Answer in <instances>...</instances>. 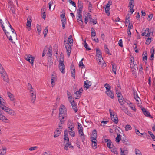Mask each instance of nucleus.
I'll return each mask as SVG.
<instances>
[{"label":"nucleus","instance_id":"nucleus-45","mask_svg":"<svg viewBox=\"0 0 155 155\" xmlns=\"http://www.w3.org/2000/svg\"><path fill=\"white\" fill-rule=\"evenodd\" d=\"M118 101L120 104L122 105L124 104L125 102V101L122 98H119Z\"/></svg>","mask_w":155,"mask_h":155},{"label":"nucleus","instance_id":"nucleus-19","mask_svg":"<svg viewBox=\"0 0 155 155\" xmlns=\"http://www.w3.org/2000/svg\"><path fill=\"white\" fill-rule=\"evenodd\" d=\"M105 142H107V146L109 148L111 149L112 148V145H111V141L110 139H105Z\"/></svg>","mask_w":155,"mask_h":155},{"label":"nucleus","instance_id":"nucleus-4","mask_svg":"<svg viewBox=\"0 0 155 155\" xmlns=\"http://www.w3.org/2000/svg\"><path fill=\"white\" fill-rule=\"evenodd\" d=\"M109 111L112 120L115 124L117 123L118 119L115 113L113 112L110 109H109Z\"/></svg>","mask_w":155,"mask_h":155},{"label":"nucleus","instance_id":"nucleus-34","mask_svg":"<svg viewBox=\"0 0 155 155\" xmlns=\"http://www.w3.org/2000/svg\"><path fill=\"white\" fill-rule=\"evenodd\" d=\"M104 87L106 89V91L110 90L111 87L108 84H105L104 85Z\"/></svg>","mask_w":155,"mask_h":155},{"label":"nucleus","instance_id":"nucleus-32","mask_svg":"<svg viewBox=\"0 0 155 155\" xmlns=\"http://www.w3.org/2000/svg\"><path fill=\"white\" fill-rule=\"evenodd\" d=\"M30 96L36 95L35 91L34 89H31L30 91Z\"/></svg>","mask_w":155,"mask_h":155},{"label":"nucleus","instance_id":"nucleus-43","mask_svg":"<svg viewBox=\"0 0 155 155\" xmlns=\"http://www.w3.org/2000/svg\"><path fill=\"white\" fill-rule=\"evenodd\" d=\"M145 31H146L147 32V33L145 35V36L147 37H148L149 38V37L150 36V33H151L150 31V29H149V28H147L146 29Z\"/></svg>","mask_w":155,"mask_h":155},{"label":"nucleus","instance_id":"nucleus-14","mask_svg":"<svg viewBox=\"0 0 155 155\" xmlns=\"http://www.w3.org/2000/svg\"><path fill=\"white\" fill-rule=\"evenodd\" d=\"M32 21L31 19L29 20L28 19H27V22L26 24V28L28 29V31H30L31 29V23Z\"/></svg>","mask_w":155,"mask_h":155},{"label":"nucleus","instance_id":"nucleus-3","mask_svg":"<svg viewBox=\"0 0 155 155\" xmlns=\"http://www.w3.org/2000/svg\"><path fill=\"white\" fill-rule=\"evenodd\" d=\"M0 108L11 115L14 116L15 114L14 111L7 107L5 105L3 104L0 105Z\"/></svg>","mask_w":155,"mask_h":155},{"label":"nucleus","instance_id":"nucleus-7","mask_svg":"<svg viewBox=\"0 0 155 155\" xmlns=\"http://www.w3.org/2000/svg\"><path fill=\"white\" fill-rule=\"evenodd\" d=\"M1 74V76L2 77L3 80L7 83L9 82V78L5 71L3 72L0 73Z\"/></svg>","mask_w":155,"mask_h":155},{"label":"nucleus","instance_id":"nucleus-16","mask_svg":"<svg viewBox=\"0 0 155 155\" xmlns=\"http://www.w3.org/2000/svg\"><path fill=\"white\" fill-rule=\"evenodd\" d=\"M68 147L71 149H73V146L71 145V143L68 142L65 145V146L64 147V148L65 150H67Z\"/></svg>","mask_w":155,"mask_h":155},{"label":"nucleus","instance_id":"nucleus-33","mask_svg":"<svg viewBox=\"0 0 155 155\" xmlns=\"http://www.w3.org/2000/svg\"><path fill=\"white\" fill-rule=\"evenodd\" d=\"M112 71L116 74V71L117 70L116 66L114 64H112Z\"/></svg>","mask_w":155,"mask_h":155},{"label":"nucleus","instance_id":"nucleus-21","mask_svg":"<svg viewBox=\"0 0 155 155\" xmlns=\"http://www.w3.org/2000/svg\"><path fill=\"white\" fill-rule=\"evenodd\" d=\"M71 69L72 70H71V75L72 77L74 79L75 78V69L74 68V66L73 65V66H72L71 68Z\"/></svg>","mask_w":155,"mask_h":155},{"label":"nucleus","instance_id":"nucleus-54","mask_svg":"<svg viewBox=\"0 0 155 155\" xmlns=\"http://www.w3.org/2000/svg\"><path fill=\"white\" fill-rule=\"evenodd\" d=\"M151 38H148L147 40L146 41V44L147 45H149L151 42Z\"/></svg>","mask_w":155,"mask_h":155},{"label":"nucleus","instance_id":"nucleus-64","mask_svg":"<svg viewBox=\"0 0 155 155\" xmlns=\"http://www.w3.org/2000/svg\"><path fill=\"white\" fill-rule=\"evenodd\" d=\"M91 85H88V84H86L85 82H84V87L85 88H86V89H88Z\"/></svg>","mask_w":155,"mask_h":155},{"label":"nucleus","instance_id":"nucleus-30","mask_svg":"<svg viewBox=\"0 0 155 155\" xmlns=\"http://www.w3.org/2000/svg\"><path fill=\"white\" fill-rule=\"evenodd\" d=\"M67 94L68 97V99L70 102H71L72 101V95L71 93L68 90L67 91Z\"/></svg>","mask_w":155,"mask_h":155},{"label":"nucleus","instance_id":"nucleus-59","mask_svg":"<svg viewBox=\"0 0 155 155\" xmlns=\"http://www.w3.org/2000/svg\"><path fill=\"white\" fill-rule=\"evenodd\" d=\"M92 39L94 41H95L96 42L98 43L99 42V40L98 38L97 37H91Z\"/></svg>","mask_w":155,"mask_h":155},{"label":"nucleus","instance_id":"nucleus-25","mask_svg":"<svg viewBox=\"0 0 155 155\" xmlns=\"http://www.w3.org/2000/svg\"><path fill=\"white\" fill-rule=\"evenodd\" d=\"M92 142V147L94 149H95L97 148V140H91Z\"/></svg>","mask_w":155,"mask_h":155},{"label":"nucleus","instance_id":"nucleus-37","mask_svg":"<svg viewBox=\"0 0 155 155\" xmlns=\"http://www.w3.org/2000/svg\"><path fill=\"white\" fill-rule=\"evenodd\" d=\"M111 149V150L112 153H113L115 154H117L118 153L117 149L116 148L112 147Z\"/></svg>","mask_w":155,"mask_h":155},{"label":"nucleus","instance_id":"nucleus-24","mask_svg":"<svg viewBox=\"0 0 155 155\" xmlns=\"http://www.w3.org/2000/svg\"><path fill=\"white\" fill-rule=\"evenodd\" d=\"M61 124L59 123V126L57 128L56 131L60 132V133L61 132L63 128V127L61 124Z\"/></svg>","mask_w":155,"mask_h":155},{"label":"nucleus","instance_id":"nucleus-11","mask_svg":"<svg viewBox=\"0 0 155 155\" xmlns=\"http://www.w3.org/2000/svg\"><path fill=\"white\" fill-rule=\"evenodd\" d=\"M130 67L132 70H138L137 65L136 64H134V61H133L132 60H130Z\"/></svg>","mask_w":155,"mask_h":155},{"label":"nucleus","instance_id":"nucleus-39","mask_svg":"<svg viewBox=\"0 0 155 155\" xmlns=\"http://www.w3.org/2000/svg\"><path fill=\"white\" fill-rule=\"evenodd\" d=\"M48 27H47V26L45 28L44 31L43 33L44 34V37H45L46 36V35L48 32Z\"/></svg>","mask_w":155,"mask_h":155},{"label":"nucleus","instance_id":"nucleus-47","mask_svg":"<svg viewBox=\"0 0 155 155\" xmlns=\"http://www.w3.org/2000/svg\"><path fill=\"white\" fill-rule=\"evenodd\" d=\"M131 129V127L130 125H127L125 127V130L126 131L130 130Z\"/></svg>","mask_w":155,"mask_h":155},{"label":"nucleus","instance_id":"nucleus-1","mask_svg":"<svg viewBox=\"0 0 155 155\" xmlns=\"http://www.w3.org/2000/svg\"><path fill=\"white\" fill-rule=\"evenodd\" d=\"M67 109L64 105L61 104L59 109V114L58 118L60 120V123L63 124L65 120V118L67 116Z\"/></svg>","mask_w":155,"mask_h":155},{"label":"nucleus","instance_id":"nucleus-18","mask_svg":"<svg viewBox=\"0 0 155 155\" xmlns=\"http://www.w3.org/2000/svg\"><path fill=\"white\" fill-rule=\"evenodd\" d=\"M142 110L145 115L149 117L151 116L150 115L149 112L145 108H142Z\"/></svg>","mask_w":155,"mask_h":155},{"label":"nucleus","instance_id":"nucleus-8","mask_svg":"<svg viewBox=\"0 0 155 155\" xmlns=\"http://www.w3.org/2000/svg\"><path fill=\"white\" fill-rule=\"evenodd\" d=\"M71 45L68 43H66L65 44V47L66 48L67 55L68 57L70 56L71 52Z\"/></svg>","mask_w":155,"mask_h":155},{"label":"nucleus","instance_id":"nucleus-50","mask_svg":"<svg viewBox=\"0 0 155 155\" xmlns=\"http://www.w3.org/2000/svg\"><path fill=\"white\" fill-rule=\"evenodd\" d=\"M83 60V59H82L81 61H80L79 63V66L80 67L82 66V68H85V66L83 64V62H82V61Z\"/></svg>","mask_w":155,"mask_h":155},{"label":"nucleus","instance_id":"nucleus-23","mask_svg":"<svg viewBox=\"0 0 155 155\" xmlns=\"http://www.w3.org/2000/svg\"><path fill=\"white\" fill-rule=\"evenodd\" d=\"M52 52V48L51 46H50L48 48V51L47 53L49 57H51Z\"/></svg>","mask_w":155,"mask_h":155},{"label":"nucleus","instance_id":"nucleus-42","mask_svg":"<svg viewBox=\"0 0 155 155\" xmlns=\"http://www.w3.org/2000/svg\"><path fill=\"white\" fill-rule=\"evenodd\" d=\"M82 92L80 91H77L75 92V94L76 95L77 97H80L81 95Z\"/></svg>","mask_w":155,"mask_h":155},{"label":"nucleus","instance_id":"nucleus-17","mask_svg":"<svg viewBox=\"0 0 155 155\" xmlns=\"http://www.w3.org/2000/svg\"><path fill=\"white\" fill-rule=\"evenodd\" d=\"M78 132L79 134L83 140H84L85 139V137L84 134L83 129H80V130H79Z\"/></svg>","mask_w":155,"mask_h":155},{"label":"nucleus","instance_id":"nucleus-31","mask_svg":"<svg viewBox=\"0 0 155 155\" xmlns=\"http://www.w3.org/2000/svg\"><path fill=\"white\" fill-rule=\"evenodd\" d=\"M91 37H95L96 36V32L94 29L93 28H91Z\"/></svg>","mask_w":155,"mask_h":155},{"label":"nucleus","instance_id":"nucleus-41","mask_svg":"<svg viewBox=\"0 0 155 155\" xmlns=\"http://www.w3.org/2000/svg\"><path fill=\"white\" fill-rule=\"evenodd\" d=\"M99 64H100L101 62L103 60V59L102 57H99V58H96Z\"/></svg>","mask_w":155,"mask_h":155},{"label":"nucleus","instance_id":"nucleus-9","mask_svg":"<svg viewBox=\"0 0 155 155\" xmlns=\"http://www.w3.org/2000/svg\"><path fill=\"white\" fill-rule=\"evenodd\" d=\"M97 133L96 130L94 129L93 130L92 134L91 137V140H97L96 138L97 137Z\"/></svg>","mask_w":155,"mask_h":155},{"label":"nucleus","instance_id":"nucleus-53","mask_svg":"<svg viewBox=\"0 0 155 155\" xmlns=\"http://www.w3.org/2000/svg\"><path fill=\"white\" fill-rule=\"evenodd\" d=\"M135 152L136 155H142L141 152L138 149H135Z\"/></svg>","mask_w":155,"mask_h":155},{"label":"nucleus","instance_id":"nucleus-56","mask_svg":"<svg viewBox=\"0 0 155 155\" xmlns=\"http://www.w3.org/2000/svg\"><path fill=\"white\" fill-rule=\"evenodd\" d=\"M60 132H58L56 131L54 133V137H58L60 135Z\"/></svg>","mask_w":155,"mask_h":155},{"label":"nucleus","instance_id":"nucleus-52","mask_svg":"<svg viewBox=\"0 0 155 155\" xmlns=\"http://www.w3.org/2000/svg\"><path fill=\"white\" fill-rule=\"evenodd\" d=\"M104 48H105V50L106 52L107 53V54H110L111 55V54L109 52V50L108 49V48L107 47V45H104Z\"/></svg>","mask_w":155,"mask_h":155},{"label":"nucleus","instance_id":"nucleus-35","mask_svg":"<svg viewBox=\"0 0 155 155\" xmlns=\"http://www.w3.org/2000/svg\"><path fill=\"white\" fill-rule=\"evenodd\" d=\"M68 43H69L70 44H72L73 42V40L72 39V36L71 35L69 36L68 38Z\"/></svg>","mask_w":155,"mask_h":155},{"label":"nucleus","instance_id":"nucleus-55","mask_svg":"<svg viewBox=\"0 0 155 155\" xmlns=\"http://www.w3.org/2000/svg\"><path fill=\"white\" fill-rule=\"evenodd\" d=\"M47 46H46L44 48V49L43 51V54H42V56L43 57L46 54V52L47 51Z\"/></svg>","mask_w":155,"mask_h":155},{"label":"nucleus","instance_id":"nucleus-6","mask_svg":"<svg viewBox=\"0 0 155 155\" xmlns=\"http://www.w3.org/2000/svg\"><path fill=\"white\" fill-rule=\"evenodd\" d=\"M25 59L28 61L31 64L32 66L33 65V62L35 57L32 56L31 55L29 54L25 55Z\"/></svg>","mask_w":155,"mask_h":155},{"label":"nucleus","instance_id":"nucleus-49","mask_svg":"<svg viewBox=\"0 0 155 155\" xmlns=\"http://www.w3.org/2000/svg\"><path fill=\"white\" fill-rule=\"evenodd\" d=\"M55 81H56V78L53 77H52L51 78V83L52 84V87H53L54 86L53 83H54Z\"/></svg>","mask_w":155,"mask_h":155},{"label":"nucleus","instance_id":"nucleus-26","mask_svg":"<svg viewBox=\"0 0 155 155\" xmlns=\"http://www.w3.org/2000/svg\"><path fill=\"white\" fill-rule=\"evenodd\" d=\"M128 7H132L134 5V0H129Z\"/></svg>","mask_w":155,"mask_h":155},{"label":"nucleus","instance_id":"nucleus-61","mask_svg":"<svg viewBox=\"0 0 155 155\" xmlns=\"http://www.w3.org/2000/svg\"><path fill=\"white\" fill-rule=\"evenodd\" d=\"M5 71V70L2 67L1 64L0 63V73L3 72L4 71Z\"/></svg>","mask_w":155,"mask_h":155},{"label":"nucleus","instance_id":"nucleus-22","mask_svg":"<svg viewBox=\"0 0 155 155\" xmlns=\"http://www.w3.org/2000/svg\"><path fill=\"white\" fill-rule=\"evenodd\" d=\"M68 128H74V123L71 121H69L68 123Z\"/></svg>","mask_w":155,"mask_h":155},{"label":"nucleus","instance_id":"nucleus-51","mask_svg":"<svg viewBox=\"0 0 155 155\" xmlns=\"http://www.w3.org/2000/svg\"><path fill=\"white\" fill-rule=\"evenodd\" d=\"M78 8H83V3L81 1H79V0L78 1Z\"/></svg>","mask_w":155,"mask_h":155},{"label":"nucleus","instance_id":"nucleus-10","mask_svg":"<svg viewBox=\"0 0 155 155\" xmlns=\"http://www.w3.org/2000/svg\"><path fill=\"white\" fill-rule=\"evenodd\" d=\"M89 19L90 21V22H92V19L90 14L87 13V16H85L84 18V22L86 24H87L88 22V19Z\"/></svg>","mask_w":155,"mask_h":155},{"label":"nucleus","instance_id":"nucleus-60","mask_svg":"<svg viewBox=\"0 0 155 155\" xmlns=\"http://www.w3.org/2000/svg\"><path fill=\"white\" fill-rule=\"evenodd\" d=\"M84 46L85 48L87 50H90L91 49L88 46L87 44L86 43V42L85 41L84 44Z\"/></svg>","mask_w":155,"mask_h":155},{"label":"nucleus","instance_id":"nucleus-63","mask_svg":"<svg viewBox=\"0 0 155 155\" xmlns=\"http://www.w3.org/2000/svg\"><path fill=\"white\" fill-rule=\"evenodd\" d=\"M10 12H12L13 14L15 13V9L13 7H11L10 10Z\"/></svg>","mask_w":155,"mask_h":155},{"label":"nucleus","instance_id":"nucleus-29","mask_svg":"<svg viewBox=\"0 0 155 155\" xmlns=\"http://www.w3.org/2000/svg\"><path fill=\"white\" fill-rule=\"evenodd\" d=\"M7 94L8 96L9 97L10 100L11 101H13L14 100L13 95L11 93L9 92H7Z\"/></svg>","mask_w":155,"mask_h":155},{"label":"nucleus","instance_id":"nucleus-12","mask_svg":"<svg viewBox=\"0 0 155 155\" xmlns=\"http://www.w3.org/2000/svg\"><path fill=\"white\" fill-rule=\"evenodd\" d=\"M71 102L73 110L75 112H77L78 110V108H77L76 104L74 102V100H73Z\"/></svg>","mask_w":155,"mask_h":155},{"label":"nucleus","instance_id":"nucleus-2","mask_svg":"<svg viewBox=\"0 0 155 155\" xmlns=\"http://www.w3.org/2000/svg\"><path fill=\"white\" fill-rule=\"evenodd\" d=\"M4 31L11 42H13V39H16L17 38V34L14 29H13L12 31H9L8 30V31L5 30H4Z\"/></svg>","mask_w":155,"mask_h":155},{"label":"nucleus","instance_id":"nucleus-57","mask_svg":"<svg viewBox=\"0 0 155 155\" xmlns=\"http://www.w3.org/2000/svg\"><path fill=\"white\" fill-rule=\"evenodd\" d=\"M5 22L9 26V27L10 28V29L11 30H12V31L13 30V29H14L12 27V26H11V25L9 23L8 21L6 20H5Z\"/></svg>","mask_w":155,"mask_h":155},{"label":"nucleus","instance_id":"nucleus-36","mask_svg":"<svg viewBox=\"0 0 155 155\" xmlns=\"http://www.w3.org/2000/svg\"><path fill=\"white\" fill-rule=\"evenodd\" d=\"M65 11L64 9H63L61 14V18H63L65 17Z\"/></svg>","mask_w":155,"mask_h":155},{"label":"nucleus","instance_id":"nucleus-62","mask_svg":"<svg viewBox=\"0 0 155 155\" xmlns=\"http://www.w3.org/2000/svg\"><path fill=\"white\" fill-rule=\"evenodd\" d=\"M135 99L136 100L137 102V103L139 104V100H140V98L138 97L137 95H136V96H135Z\"/></svg>","mask_w":155,"mask_h":155},{"label":"nucleus","instance_id":"nucleus-20","mask_svg":"<svg viewBox=\"0 0 155 155\" xmlns=\"http://www.w3.org/2000/svg\"><path fill=\"white\" fill-rule=\"evenodd\" d=\"M96 58L102 57L101 50L97 48H96Z\"/></svg>","mask_w":155,"mask_h":155},{"label":"nucleus","instance_id":"nucleus-46","mask_svg":"<svg viewBox=\"0 0 155 155\" xmlns=\"http://www.w3.org/2000/svg\"><path fill=\"white\" fill-rule=\"evenodd\" d=\"M31 101L32 103H34L36 99V95L31 96Z\"/></svg>","mask_w":155,"mask_h":155},{"label":"nucleus","instance_id":"nucleus-48","mask_svg":"<svg viewBox=\"0 0 155 155\" xmlns=\"http://www.w3.org/2000/svg\"><path fill=\"white\" fill-rule=\"evenodd\" d=\"M137 70H132V72L133 74V75L134 76V77L135 78L137 77V74H136V71Z\"/></svg>","mask_w":155,"mask_h":155},{"label":"nucleus","instance_id":"nucleus-44","mask_svg":"<svg viewBox=\"0 0 155 155\" xmlns=\"http://www.w3.org/2000/svg\"><path fill=\"white\" fill-rule=\"evenodd\" d=\"M77 14L78 15L77 16V18L78 21L79 20H82L81 14L79 13Z\"/></svg>","mask_w":155,"mask_h":155},{"label":"nucleus","instance_id":"nucleus-40","mask_svg":"<svg viewBox=\"0 0 155 155\" xmlns=\"http://www.w3.org/2000/svg\"><path fill=\"white\" fill-rule=\"evenodd\" d=\"M36 28H37V31H38V34H40L41 30V28L40 25L38 24H37L36 26Z\"/></svg>","mask_w":155,"mask_h":155},{"label":"nucleus","instance_id":"nucleus-58","mask_svg":"<svg viewBox=\"0 0 155 155\" xmlns=\"http://www.w3.org/2000/svg\"><path fill=\"white\" fill-rule=\"evenodd\" d=\"M6 153V149H3L2 151L0 153V155H5Z\"/></svg>","mask_w":155,"mask_h":155},{"label":"nucleus","instance_id":"nucleus-28","mask_svg":"<svg viewBox=\"0 0 155 155\" xmlns=\"http://www.w3.org/2000/svg\"><path fill=\"white\" fill-rule=\"evenodd\" d=\"M48 65L50 67L52 65L53 63V60H52V57H49L48 58Z\"/></svg>","mask_w":155,"mask_h":155},{"label":"nucleus","instance_id":"nucleus-15","mask_svg":"<svg viewBox=\"0 0 155 155\" xmlns=\"http://www.w3.org/2000/svg\"><path fill=\"white\" fill-rule=\"evenodd\" d=\"M107 95L112 99L114 98V94L113 92L111 91H106L105 92Z\"/></svg>","mask_w":155,"mask_h":155},{"label":"nucleus","instance_id":"nucleus-38","mask_svg":"<svg viewBox=\"0 0 155 155\" xmlns=\"http://www.w3.org/2000/svg\"><path fill=\"white\" fill-rule=\"evenodd\" d=\"M116 141L117 142H119L121 139V136L120 134H117V137L116 138Z\"/></svg>","mask_w":155,"mask_h":155},{"label":"nucleus","instance_id":"nucleus-5","mask_svg":"<svg viewBox=\"0 0 155 155\" xmlns=\"http://www.w3.org/2000/svg\"><path fill=\"white\" fill-rule=\"evenodd\" d=\"M61 58H60L59 63V68L60 71L63 74L65 73V65L64 64V61L61 60Z\"/></svg>","mask_w":155,"mask_h":155},{"label":"nucleus","instance_id":"nucleus-13","mask_svg":"<svg viewBox=\"0 0 155 155\" xmlns=\"http://www.w3.org/2000/svg\"><path fill=\"white\" fill-rule=\"evenodd\" d=\"M0 120L6 123H8L9 120L4 116L0 115Z\"/></svg>","mask_w":155,"mask_h":155},{"label":"nucleus","instance_id":"nucleus-27","mask_svg":"<svg viewBox=\"0 0 155 155\" xmlns=\"http://www.w3.org/2000/svg\"><path fill=\"white\" fill-rule=\"evenodd\" d=\"M109 5H106V6L104 8L105 12L107 13V15H110V12H109Z\"/></svg>","mask_w":155,"mask_h":155}]
</instances>
